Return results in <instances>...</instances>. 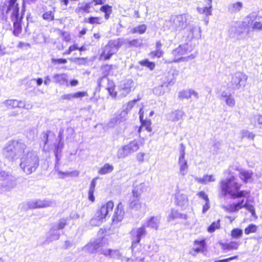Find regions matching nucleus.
<instances>
[{"label":"nucleus","mask_w":262,"mask_h":262,"mask_svg":"<svg viewBox=\"0 0 262 262\" xmlns=\"http://www.w3.org/2000/svg\"><path fill=\"white\" fill-rule=\"evenodd\" d=\"M161 217L160 216H152L147 218L143 224L145 227L157 230L160 224Z\"/></svg>","instance_id":"nucleus-18"},{"label":"nucleus","mask_w":262,"mask_h":262,"mask_svg":"<svg viewBox=\"0 0 262 262\" xmlns=\"http://www.w3.org/2000/svg\"><path fill=\"white\" fill-rule=\"evenodd\" d=\"M99 251L100 253L106 256H110L111 258L121 259L122 255L118 250H112L111 249H101Z\"/></svg>","instance_id":"nucleus-24"},{"label":"nucleus","mask_w":262,"mask_h":262,"mask_svg":"<svg viewBox=\"0 0 262 262\" xmlns=\"http://www.w3.org/2000/svg\"><path fill=\"white\" fill-rule=\"evenodd\" d=\"M129 207L135 210H139L142 207V203L140 201V198L132 196L129 200Z\"/></svg>","instance_id":"nucleus-32"},{"label":"nucleus","mask_w":262,"mask_h":262,"mask_svg":"<svg viewBox=\"0 0 262 262\" xmlns=\"http://www.w3.org/2000/svg\"><path fill=\"white\" fill-rule=\"evenodd\" d=\"M127 114L126 111H121L118 115L112 119V122L116 124L120 123L126 120Z\"/></svg>","instance_id":"nucleus-39"},{"label":"nucleus","mask_w":262,"mask_h":262,"mask_svg":"<svg viewBox=\"0 0 262 262\" xmlns=\"http://www.w3.org/2000/svg\"><path fill=\"white\" fill-rule=\"evenodd\" d=\"M251 15H249L245 20L240 23L236 24L230 29V32H234V34L239 39L245 38L249 33V28L252 24Z\"/></svg>","instance_id":"nucleus-6"},{"label":"nucleus","mask_w":262,"mask_h":262,"mask_svg":"<svg viewBox=\"0 0 262 262\" xmlns=\"http://www.w3.org/2000/svg\"><path fill=\"white\" fill-rule=\"evenodd\" d=\"M100 247L99 243L97 242L90 243L83 248V250L88 253H94L97 251Z\"/></svg>","instance_id":"nucleus-31"},{"label":"nucleus","mask_w":262,"mask_h":262,"mask_svg":"<svg viewBox=\"0 0 262 262\" xmlns=\"http://www.w3.org/2000/svg\"><path fill=\"white\" fill-rule=\"evenodd\" d=\"M242 138H247L248 139L254 140L255 135L246 130H243L241 132Z\"/></svg>","instance_id":"nucleus-56"},{"label":"nucleus","mask_w":262,"mask_h":262,"mask_svg":"<svg viewBox=\"0 0 262 262\" xmlns=\"http://www.w3.org/2000/svg\"><path fill=\"white\" fill-rule=\"evenodd\" d=\"M185 116V113L180 110H177L166 115V118L168 120L172 122L178 121L182 120Z\"/></svg>","instance_id":"nucleus-20"},{"label":"nucleus","mask_w":262,"mask_h":262,"mask_svg":"<svg viewBox=\"0 0 262 262\" xmlns=\"http://www.w3.org/2000/svg\"><path fill=\"white\" fill-rule=\"evenodd\" d=\"M16 1L17 0H9L7 12L9 11H12L11 17L13 23V33L15 36H18L22 30L21 23L23 16H20L19 14L18 4H15Z\"/></svg>","instance_id":"nucleus-4"},{"label":"nucleus","mask_w":262,"mask_h":262,"mask_svg":"<svg viewBox=\"0 0 262 262\" xmlns=\"http://www.w3.org/2000/svg\"><path fill=\"white\" fill-rule=\"evenodd\" d=\"M189 33L187 36L188 40H191L193 38H200L201 37V30L200 27L191 25L189 29Z\"/></svg>","instance_id":"nucleus-23"},{"label":"nucleus","mask_w":262,"mask_h":262,"mask_svg":"<svg viewBox=\"0 0 262 262\" xmlns=\"http://www.w3.org/2000/svg\"><path fill=\"white\" fill-rule=\"evenodd\" d=\"M4 104L9 108H14L18 106V100L16 99L7 100L4 102Z\"/></svg>","instance_id":"nucleus-47"},{"label":"nucleus","mask_w":262,"mask_h":262,"mask_svg":"<svg viewBox=\"0 0 262 262\" xmlns=\"http://www.w3.org/2000/svg\"><path fill=\"white\" fill-rule=\"evenodd\" d=\"M187 219V215L186 214H183L179 213L177 210H172L170 214L169 215L168 220L169 222L174 220L176 219Z\"/></svg>","instance_id":"nucleus-40"},{"label":"nucleus","mask_w":262,"mask_h":262,"mask_svg":"<svg viewBox=\"0 0 262 262\" xmlns=\"http://www.w3.org/2000/svg\"><path fill=\"white\" fill-rule=\"evenodd\" d=\"M55 205V202L50 200H38L29 202V206L32 208L54 207Z\"/></svg>","instance_id":"nucleus-17"},{"label":"nucleus","mask_w":262,"mask_h":262,"mask_svg":"<svg viewBox=\"0 0 262 262\" xmlns=\"http://www.w3.org/2000/svg\"><path fill=\"white\" fill-rule=\"evenodd\" d=\"M117 67L115 65L106 64L102 67L101 70L103 74V77H106L108 74H113V70H116Z\"/></svg>","instance_id":"nucleus-37"},{"label":"nucleus","mask_w":262,"mask_h":262,"mask_svg":"<svg viewBox=\"0 0 262 262\" xmlns=\"http://www.w3.org/2000/svg\"><path fill=\"white\" fill-rule=\"evenodd\" d=\"M63 147V143L61 142V138H60L58 144L55 145V149L54 151L56 158L55 169L57 168V164L60 159V155L59 156V154L61 153Z\"/></svg>","instance_id":"nucleus-33"},{"label":"nucleus","mask_w":262,"mask_h":262,"mask_svg":"<svg viewBox=\"0 0 262 262\" xmlns=\"http://www.w3.org/2000/svg\"><path fill=\"white\" fill-rule=\"evenodd\" d=\"M147 29L146 26L144 24L140 25L134 28L132 30L131 32L134 33L143 34L145 32Z\"/></svg>","instance_id":"nucleus-45"},{"label":"nucleus","mask_w":262,"mask_h":262,"mask_svg":"<svg viewBox=\"0 0 262 262\" xmlns=\"http://www.w3.org/2000/svg\"><path fill=\"white\" fill-rule=\"evenodd\" d=\"M188 15L186 14L172 15L170 19L166 23L169 24V28L171 30L180 32L188 26Z\"/></svg>","instance_id":"nucleus-5"},{"label":"nucleus","mask_w":262,"mask_h":262,"mask_svg":"<svg viewBox=\"0 0 262 262\" xmlns=\"http://www.w3.org/2000/svg\"><path fill=\"white\" fill-rule=\"evenodd\" d=\"M243 3L241 2L231 3L228 5V10L231 13H238L243 8Z\"/></svg>","instance_id":"nucleus-27"},{"label":"nucleus","mask_w":262,"mask_h":262,"mask_svg":"<svg viewBox=\"0 0 262 262\" xmlns=\"http://www.w3.org/2000/svg\"><path fill=\"white\" fill-rule=\"evenodd\" d=\"M73 96V99H80L88 95L86 92H78L75 93H72Z\"/></svg>","instance_id":"nucleus-61"},{"label":"nucleus","mask_w":262,"mask_h":262,"mask_svg":"<svg viewBox=\"0 0 262 262\" xmlns=\"http://www.w3.org/2000/svg\"><path fill=\"white\" fill-rule=\"evenodd\" d=\"M28 151L23 140H14L8 142L3 150V154L6 158L13 160L21 158Z\"/></svg>","instance_id":"nucleus-2"},{"label":"nucleus","mask_w":262,"mask_h":262,"mask_svg":"<svg viewBox=\"0 0 262 262\" xmlns=\"http://www.w3.org/2000/svg\"><path fill=\"white\" fill-rule=\"evenodd\" d=\"M185 147L183 144H180V156L178 164L180 167V172L182 176H185L188 172V165L185 159Z\"/></svg>","instance_id":"nucleus-14"},{"label":"nucleus","mask_w":262,"mask_h":262,"mask_svg":"<svg viewBox=\"0 0 262 262\" xmlns=\"http://www.w3.org/2000/svg\"><path fill=\"white\" fill-rule=\"evenodd\" d=\"M55 12V7L53 8L52 11H48L45 12L42 15V18L46 21H51L54 19V14Z\"/></svg>","instance_id":"nucleus-42"},{"label":"nucleus","mask_w":262,"mask_h":262,"mask_svg":"<svg viewBox=\"0 0 262 262\" xmlns=\"http://www.w3.org/2000/svg\"><path fill=\"white\" fill-rule=\"evenodd\" d=\"M252 28L253 30L261 31L262 30V24L260 22L256 21L254 23Z\"/></svg>","instance_id":"nucleus-64"},{"label":"nucleus","mask_w":262,"mask_h":262,"mask_svg":"<svg viewBox=\"0 0 262 262\" xmlns=\"http://www.w3.org/2000/svg\"><path fill=\"white\" fill-rule=\"evenodd\" d=\"M253 174V172L250 170L241 169L238 176L244 183H247L252 179Z\"/></svg>","instance_id":"nucleus-28"},{"label":"nucleus","mask_w":262,"mask_h":262,"mask_svg":"<svg viewBox=\"0 0 262 262\" xmlns=\"http://www.w3.org/2000/svg\"><path fill=\"white\" fill-rule=\"evenodd\" d=\"M153 92H154V94H155L157 95H158V96L163 95L165 93V91L163 89V85H159L157 87L153 89Z\"/></svg>","instance_id":"nucleus-58"},{"label":"nucleus","mask_w":262,"mask_h":262,"mask_svg":"<svg viewBox=\"0 0 262 262\" xmlns=\"http://www.w3.org/2000/svg\"><path fill=\"white\" fill-rule=\"evenodd\" d=\"M251 121L255 125H259L260 128H262V115H256L252 117Z\"/></svg>","instance_id":"nucleus-49"},{"label":"nucleus","mask_w":262,"mask_h":262,"mask_svg":"<svg viewBox=\"0 0 262 262\" xmlns=\"http://www.w3.org/2000/svg\"><path fill=\"white\" fill-rule=\"evenodd\" d=\"M194 247L190 252V253L193 255L203 251V249L205 246V240H195L194 242Z\"/></svg>","instance_id":"nucleus-26"},{"label":"nucleus","mask_w":262,"mask_h":262,"mask_svg":"<svg viewBox=\"0 0 262 262\" xmlns=\"http://www.w3.org/2000/svg\"><path fill=\"white\" fill-rule=\"evenodd\" d=\"M39 165V158L33 151H28L20 158V167L27 174L35 171Z\"/></svg>","instance_id":"nucleus-3"},{"label":"nucleus","mask_w":262,"mask_h":262,"mask_svg":"<svg viewBox=\"0 0 262 262\" xmlns=\"http://www.w3.org/2000/svg\"><path fill=\"white\" fill-rule=\"evenodd\" d=\"M145 228V226L142 225L140 227L134 229L130 232L132 241V247L133 248H136L140 242L142 237L147 234Z\"/></svg>","instance_id":"nucleus-13"},{"label":"nucleus","mask_w":262,"mask_h":262,"mask_svg":"<svg viewBox=\"0 0 262 262\" xmlns=\"http://www.w3.org/2000/svg\"><path fill=\"white\" fill-rule=\"evenodd\" d=\"M127 43L129 47H140L142 45V39L138 38L132 40H128Z\"/></svg>","instance_id":"nucleus-48"},{"label":"nucleus","mask_w":262,"mask_h":262,"mask_svg":"<svg viewBox=\"0 0 262 262\" xmlns=\"http://www.w3.org/2000/svg\"><path fill=\"white\" fill-rule=\"evenodd\" d=\"M91 2H83L79 3L78 6L75 9V12L78 15L80 16L84 13H89L90 12V8L91 7Z\"/></svg>","instance_id":"nucleus-21"},{"label":"nucleus","mask_w":262,"mask_h":262,"mask_svg":"<svg viewBox=\"0 0 262 262\" xmlns=\"http://www.w3.org/2000/svg\"><path fill=\"white\" fill-rule=\"evenodd\" d=\"M50 234L47 239V241L49 243L53 241L57 240L60 237V232L58 230L53 226L51 229Z\"/></svg>","instance_id":"nucleus-36"},{"label":"nucleus","mask_w":262,"mask_h":262,"mask_svg":"<svg viewBox=\"0 0 262 262\" xmlns=\"http://www.w3.org/2000/svg\"><path fill=\"white\" fill-rule=\"evenodd\" d=\"M100 10L104 13L112 12V6L108 5H103L100 8Z\"/></svg>","instance_id":"nucleus-63"},{"label":"nucleus","mask_w":262,"mask_h":262,"mask_svg":"<svg viewBox=\"0 0 262 262\" xmlns=\"http://www.w3.org/2000/svg\"><path fill=\"white\" fill-rule=\"evenodd\" d=\"M145 185L141 183L136 185H134L132 190L133 196L137 198H140L141 194L145 190Z\"/></svg>","instance_id":"nucleus-29"},{"label":"nucleus","mask_w":262,"mask_h":262,"mask_svg":"<svg viewBox=\"0 0 262 262\" xmlns=\"http://www.w3.org/2000/svg\"><path fill=\"white\" fill-rule=\"evenodd\" d=\"M195 180L199 183L206 184L209 182H214L215 180V179L213 175L206 174L204 176L203 178L195 177Z\"/></svg>","instance_id":"nucleus-35"},{"label":"nucleus","mask_w":262,"mask_h":262,"mask_svg":"<svg viewBox=\"0 0 262 262\" xmlns=\"http://www.w3.org/2000/svg\"><path fill=\"white\" fill-rule=\"evenodd\" d=\"M151 122L150 120H145L144 121L141 122V125L138 129V133H140L141 131L142 128L144 127L145 129L147 130L148 132H150L152 130V128L151 127Z\"/></svg>","instance_id":"nucleus-43"},{"label":"nucleus","mask_w":262,"mask_h":262,"mask_svg":"<svg viewBox=\"0 0 262 262\" xmlns=\"http://www.w3.org/2000/svg\"><path fill=\"white\" fill-rule=\"evenodd\" d=\"M257 229V226L254 224H250L247 228L245 229V233L246 234H249L251 233L256 232Z\"/></svg>","instance_id":"nucleus-54"},{"label":"nucleus","mask_w":262,"mask_h":262,"mask_svg":"<svg viewBox=\"0 0 262 262\" xmlns=\"http://www.w3.org/2000/svg\"><path fill=\"white\" fill-rule=\"evenodd\" d=\"M102 19L98 17H90L88 19V22L91 24H100L102 23Z\"/></svg>","instance_id":"nucleus-60"},{"label":"nucleus","mask_w":262,"mask_h":262,"mask_svg":"<svg viewBox=\"0 0 262 262\" xmlns=\"http://www.w3.org/2000/svg\"><path fill=\"white\" fill-rule=\"evenodd\" d=\"M163 54V52L162 50L156 49L155 51L151 52L149 55L152 58H160L162 56Z\"/></svg>","instance_id":"nucleus-59"},{"label":"nucleus","mask_w":262,"mask_h":262,"mask_svg":"<svg viewBox=\"0 0 262 262\" xmlns=\"http://www.w3.org/2000/svg\"><path fill=\"white\" fill-rule=\"evenodd\" d=\"M220 220H218L216 222H213L211 225L208 228V231L212 233L215 231V229L220 228Z\"/></svg>","instance_id":"nucleus-55"},{"label":"nucleus","mask_w":262,"mask_h":262,"mask_svg":"<svg viewBox=\"0 0 262 262\" xmlns=\"http://www.w3.org/2000/svg\"><path fill=\"white\" fill-rule=\"evenodd\" d=\"M248 79V76L240 72H236L232 76L231 84L232 89L238 90L241 86H245Z\"/></svg>","instance_id":"nucleus-12"},{"label":"nucleus","mask_w":262,"mask_h":262,"mask_svg":"<svg viewBox=\"0 0 262 262\" xmlns=\"http://www.w3.org/2000/svg\"><path fill=\"white\" fill-rule=\"evenodd\" d=\"M118 48V41H109L108 43L102 49V51L100 55V58L103 60L110 59L112 56L117 52Z\"/></svg>","instance_id":"nucleus-10"},{"label":"nucleus","mask_w":262,"mask_h":262,"mask_svg":"<svg viewBox=\"0 0 262 262\" xmlns=\"http://www.w3.org/2000/svg\"><path fill=\"white\" fill-rule=\"evenodd\" d=\"M114 170V166L108 163L105 164L103 166L101 167L98 171L100 174L103 175L111 173Z\"/></svg>","instance_id":"nucleus-41"},{"label":"nucleus","mask_w":262,"mask_h":262,"mask_svg":"<svg viewBox=\"0 0 262 262\" xmlns=\"http://www.w3.org/2000/svg\"><path fill=\"white\" fill-rule=\"evenodd\" d=\"M191 51V49H189V46L188 43L180 45L179 47L174 49L172 51L171 54L174 57L173 59L166 60V62L170 63L172 62H177L181 61H183L184 57H183L182 56L187 54Z\"/></svg>","instance_id":"nucleus-11"},{"label":"nucleus","mask_w":262,"mask_h":262,"mask_svg":"<svg viewBox=\"0 0 262 262\" xmlns=\"http://www.w3.org/2000/svg\"><path fill=\"white\" fill-rule=\"evenodd\" d=\"M107 81V86L106 89L111 90V88H115V85L113 80H111L106 77H102L98 80V85L99 86H101V83L104 81Z\"/></svg>","instance_id":"nucleus-44"},{"label":"nucleus","mask_w":262,"mask_h":262,"mask_svg":"<svg viewBox=\"0 0 262 262\" xmlns=\"http://www.w3.org/2000/svg\"><path fill=\"white\" fill-rule=\"evenodd\" d=\"M244 199H242L237 203H233L226 206H224L223 208L227 212L229 213L237 212L239 210L244 208L251 213L252 216L256 217L254 206L247 202L244 203Z\"/></svg>","instance_id":"nucleus-9"},{"label":"nucleus","mask_w":262,"mask_h":262,"mask_svg":"<svg viewBox=\"0 0 262 262\" xmlns=\"http://www.w3.org/2000/svg\"><path fill=\"white\" fill-rule=\"evenodd\" d=\"M134 85V82L130 79L121 81L118 86V91L120 95L123 97L126 96L132 91Z\"/></svg>","instance_id":"nucleus-15"},{"label":"nucleus","mask_w":262,"mask_h":262,"mask_svg":"<svg viewBox=\"0 0 262 262\" xmlns=\"http://www.w3.org/2000/svg\"><path fill=\"white\" fill-rule=\"evenodd\" d=\"M0 180L4 182L2 183V185L6 187L8 190H11L16 185L12 176L8 174L4 171L0 172Z\"/></svg>","instance_id":"nucleus-16"},{"label":"nucleus","mask_w":262,"mask_h":262,"mask_svg":"<svg viewBox=\"0 0 262 262\" xmlns=\"http://www.w3.org/2000/svg\"><path fill=\"white\" fill-rule=\"evenodd\" d=\"M212 1L208 0V6L204 7H198L197 10L198 11L200 14H204L206 16H208L211 15L212 12Z\"/></svg>","instance_id":"nucleus-34"},{"label":"nucleus","mask_w":262,"mask_h":262,"mask_svg":"<svg viewBox=\"0 0 262 262\" xmlns=\"http://www.w3.org/2000/svg\"><path fill=\"white\" fill-rule=\"evenodd\" d=\"M50 133L51 132L50 130H47L46 132H43L42 134L41 141L43 144V150L45 151H49L51 149L50 145L51 139H49Z\"/></svg>","instance_id":"nucleus-25"},{"label":"nucleus","mask_w":262,"mask_h":262,"mask_svg":"<svg viewBox=\"0 0 262 262\" xmlns=\"http://www.w3.org/2000/svg\"><path fill=\"white\" fill-rule=\"evenodd\" d=\"M143 143L137 140L130 142L128 144L121 146L117 151V156L119 159L125 158L127 156L137 151Z\"/></svg>","instance_id":"nucleus-8"},{"label":"nucleus","mask_w":262,"mask_h":262,"mask_svg":"<svg viewBox=\"0 0 262 262\" xmlns=\"http://www.w3.org/2000/svg\"><path fill=\"white\" fill-rule=\"evenodd\" d=\"M179 97L182 99H189L191 97V89L180 92Z\"/></svg>","instance_id":"nucleus-53"},{"label":"nucleus","mask_w":262,"mask_h":262,"mask_svg":"<svg viewBox=\"0 0 262 262\" xmlns=\"http://www.w3.org/2000/svg\"><path fill=\"white\" fill-rule=\"evenodd\" d=\"M139 99H134L133 100H132L129 102H128L126 105L125 108H124V111H126V113L128 114V113L132 109V108L134 107V106L135 105L136 102L139 100Z\"/></svg>","instance_id":"nucleus-57"},{"label":"nucleus","mask_w":262,"mask_h":262,"mask_svg":"<svg viewBox=\"0 0 262 262\" xmlns=\"http://www.w3.org/2000/svg\"><path fill=\"white\" fill-rule=\"evenodd\" d=\"M56 171H57L58 174L59 176V177L61 179H63L64 177L73 174L75 176H78L79 172L78 171H74L73 172H62L61 171L59 170L58 169H56Z\"/></svg>","instance_id":"nucleus-50"},{"label":"nucleus","mask_w":262,"mask_h":262,"mask_svg":"<svg viewBox=\"0 0 262 262\" xmlns=\"http://www.w3.org/2000/svg\"><path fill=\"white\" fill-rule=\"evenodd\" d=\"M225 102L228 106L231 107H234L235 104V100L232 96L229 97L228 99L225 100Z\"/></svg>","instance_id":"nucleus-62"},{"label":"nucleus","mask_w":262,"mask_h":262,"mask_svg":"<svg viewBox=\"0 0 262 262\" xmlns=\"http://www.w3.org/2000/svg\"><path fill=\"white\" fill-rule=\"evenodd\" d=\"M114 203L109 201L104 204L96 213L95 217L91 219V224L93 226H99L112 212L114 208Z\"/></svg>","instance_id":"nucleus-7"},{"label":"nucleus","mask_w":262,"mask_h":262,"mask_svg":"<svg viewBox=\"0 0 262 262\" xmlns=\"http://www.w3.org/2000/svg\"><path fill=\"white\" fill-rule=\"evenodd\" d=\"M124 211L123 206L121 203L118 204L117 208L113 217V222L114 223H118L121 222L124 218Z\"/></svg>","instance_id":"nucleus-19"},{"label":"nucleus","mask_w":262,"mask_h":262,"mask_svg":"<svg viewBox=\"0 0 262 262\" xmlns=\"http://www.w3.org/2000/svg\"><path fill=\"white\" fill-rule=\"evenodd\" d=\"M241 184L236 181L234 176H231L221 182L222 194L224 196L229 194L232 199L246 197L249 195L250 191L240 190Z\"/></svg>","instance_id":"nucleus-1"},{"label":"nucleus","mask_w":262,"mask_h":262,"mask_svg":"<svg viewBox=\"0 0 262 262\" xmlns=\"http://www.w3.org/2000/svg\"><path fill=\"white\" fill-rule=\"evenodd\" d=\"M221 245L224 250L230 251L237 249L239 244L238 242L232 241L228 243H222Z\"/></svg>","instance_id":"nucleus-38"},{"label":"nucleus","mask_w":262,"mask_h":262,"mask_svg":"<svg viewBox=\"0 0 262 262\" xmlns=\"http://www.w3.org/2000/svg\"><path fill=\"white\" fill-rule=\"evenodd\" d=\"M175 203L177 206L182 208L185 207L188 205L187 196L183 193L178 192L176 194Z\"/></svg>","instance_id":"nucleus-22"},{"label":"nucleus","mask_w":262,"mask_h":262,"mask_svg":"<svg viewBox=\"0 0 262 262\" xmlns=\"http://www.w3.org/2000/svg\"><path fill=\"white\" fill-rule=\"evenodd\" d=\"M69 218H61L59 220L57 224L54 226L58 230L63 229L66 225L68 224Z\"/></svg>","instance_id":"nucleus-46"},{"label":"nucleus","mask_w":262,"mask_h":262,"mask_svg":"<svg viewBox=\"0 0 262 262\" xmlns=\"http://www.w3.org/2000/svg\"><path fill=\"white\" fill-rule=\"evenodd\" d=\"M231 235L234 238H239L243 235V230L239 228L233 229L231 231Z\"/></svg>","instance_id":"nucleus-51"},{"label":"nucleus","mask_w":262,"mask_h":262,"mask_svg":"<svg viewBox=\"0 0 262 262\" xmlns=\"http://www.w3.org/2000/svg\"><path fill=\"white\" fill-rule=\"evenodd\" d=\"M54 82L60 85H68V77L66 74H56L53 77Z\"/></svg>","instance_id":"nucleus-30"},{"label":"nucleus","mask_w":262,"mask_h":262,"mask_svg":"<svg viewBox=\"0 0 262 262\" xmlns=\"http://www.w3.org/2000/svg\"><path fill=\"white\" fill-rule=\"evenodd\" d=\"M140 64L142 66L146 67L150 70H152L155 67V64L153 62L149 61L147 59H145L140 61Z\"/></svg>","instance_id":"nucleus-52"}]
</instances>
